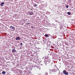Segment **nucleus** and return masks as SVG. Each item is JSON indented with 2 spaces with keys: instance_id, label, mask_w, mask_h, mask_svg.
<instances>
[{
  "instance_id": "11",
  "label": "nucleus",
  "mask_w": 75,
  "mask_h": 75,
  "mask_svg": "<svg viewBox=\"0 0 75 75\" xmlns=\"http://www.w3.org/2000/svg\"><path fill=\"white\" fill-rule=\"evenodd\" d=\"M67 14H68L69 15H70L71 14V12H68L67 13Z\"/></svg>"
},
{
  "instance_id": "14",
  "label": "nucleus",
  "mask_w": 75,
  "mask_h": 75,
  "mask_svg": "<svg viewBox=\"0 0 75 75\" xmlns=\"http://www.w3.org/2000/svg\"><path fill=\"white\" fill-rule=\"evenodd\" d=\"M69 7V6H68V5H67V6H66V8H68Z\"/></svg>"
},
{
  "instance_id": "13",
  "label": "nucleus",
  "mask_w": 75,
  "mask_h": 75,
  "mask_svg": "<svg viewBox=\"0 0 75 75\" xmlns=\"http://www.w3.org/2000/svg\"><path fill=\"white\" fill-rule=\"evenodd\" d=\"M72 69V68H71L70 69H69V71H71V69Z\"/></svg>"
},
{
  "instance_id": "6",
  "label": "nucleus",
  "mask_w": 75,
  "mask_h": 75,
  "mask_svg": "<svg viewBox=\"0 0 75 75\" xmlns=\"http://www.w3.org/2000/svg\"><path fill=\"white\" fill-rule=\"evenodd\" d=\"M3 4H4V2H2L0 6H3Z\"/></svg>"
},
{
  "instance_id": "9",
  "label": "nucleus",
  "mask_w": 75,
  "mask_h": 75,
  "mask_svg": "<svg viewBox=\"0 0 75 75\" xmlns=\"http://www.w3.org/2000/svg\"><path fill=\"white\" fill-rule=\"evenodd\" d=\"M47 61H47L48 62H49V63H50V60H49V59H48L47 60Z\"/></svg>"
},
{
  "instance_id": "12",
  "label": "nucleus",
  "mask_w": 75,
  "mask_h": 75,
  "mask_svg": "<svg viewBox=\"0 0 75 75\" xmlns=\"http://www.w3.org/2000/svg\"><path fill=\"white\" fill-rule=\"evenodd\" d=\"M45 75H48V73L46 72L45 73Z\"/></svg>"
},
{
  "instance_id": "15",
  "label": "nucleus",
  "mask_w": 75,
  "mask_h": 75,
  "mask_svg": "<svg viewBox=\"0 0 75 75\" xmlns=\"http://www.w3.org/2000/svg\"><path fill=\"white\" fill-rule=\"evenodd\" d=\"M45 37H48V35L45 34Z\"/></svg>"
},
{
  "instance_id": "1",
  "label": "nucleus",
  "mask_w": 75,
  "mask_h": 75,
  "mask_svg": "<svg viewBox=\"0 0 75 75\" xmlns=\"http://www.w3.org/2000/svg\"><path fill=\"white\" fill-rule=\"evenodd\" d=\"M63 74H64L65 75H68V73L67 71H66L65 70H64L63 71Z\"/></svg>"
},
{
  "instance_id": "17",
  "label": "nucleus",
  "mask_w": 75,
  "mask_h": 75,
  "mask_svg": "<svg viewBox=\"0 0 75 75\" xmlns=\"http://www.w3.org/2000/svg\"><path fill=\"white\" fill-rule=\"evenodd\" d=\"M12 29H14V30H15V28L14 27H12Z\"/></svg>"
},
{
  "instance_id": "10",
  "label": "nucleus",
  "mask_w": 75,
  "mask_h": 75,
  "mask_svg": "<svg viewBox=\"0 0 75 75\" xmlns=\"http://www.w3.org/2000/svg\"><path fill=\"white\" fill-rule=\"evenodd\" d=\"M34 7H37V4H35L34 5Z\"/></svg>"
},
{
  "instance_id": "7",
  "label": "nucleus",
  "mask_w": 75,
  "mask_h": 75,
  "mask_svg": "<svg viewBox=\"0 0 75 75\" xmlns=\"http://www.w3.org/2000/svg\"><path fill=\"white\" fill-rule=\"evenodd\" d=\"M45 58H46V59H48V58H49V57L48 56H45Z\"/></svg>"
},
{
  "instance_id": "4",
  "label": "nucleus",
  "mask_w": 75,
  "mask_h": 75,
  "mask_svg": "<svg viewBox=\"0 0 75 75\" xmlns=\"http://www.w3.org/2000/svg\"><path fill=\"white\" fill-rule=\"evenodd\" d=\"M16 40H20V37H17L16 38Z\"/></svg>"
},
{
  "instance_id": "23",
  "label": "nucleus",
  "mask_w": 75,
  "mask_h": 75,
  "mask_svg": "<svg viewBox=\"0 0 75 75\" xmlns=\"http://www.w3.org/2000/svg\"><path fill=\"white\" fill-rule=\"evenodd\" d=\"M14 30H13V31H14Z\"/></svg>"
},
{
  "instance_id": "20",
  "label": "nucleus",
  "mask_w": 75,
  "mask_h": 75,
  "mask_svg": "<svg viewBox=\"0 0 75 75\" xmlns=\"http://www.w3.org/2000/svg\"><path fill=\"white\" fill-rule=\"evenodd\" d=\"M28 24H27V25H28Z\"/></svg>"
},
{
  "instance_id": "3",
  "label": "nucleus",
  "mask_w": 75,
  "mask_h": 75,
  "mask_svg": "<svg viewBox=\"0 0 75 75\" xmlns=\"http://www.w3.org/2000/svg\"><path fill=\"white\" fill-rule=\"evenodd\" d=\"M47 61V60H45L44 61V62L45 64L46 65V64H48L49 63L47 61Z\"/></svg>"
},
{
  "instance_id": "21",
  "label": "nucleus",
  "mask_w": 75,
  "mask_h": 75,
  "mask_svg": "<svg viewBox=\"0 0 75 75\" xmlns=\"http://www.w3.org/2000/svg\"><path fill=\"white\" fill-rule=\"evenodd\" d=\"M30 23H28V24H30Z\"/></svg>"
},
{
  "instance_id": "5",
  "label": "nucleus",
  "mask_w": 75,
  "mask_h": 75,
  "mask_svg": "<svg viewBox=\"0 0 75 75\" xmlns=\"http://www.w3.org/2000/svg\"><path fill=\"white\" fill-rule=\"evenodd\" d=\"M12 52H16V50L14 49H12Z\"/></svg>"
},
{
  "instance_id": "16",
  "label": "nucleus",
  "mask_w": 75,
  "mask_h": 75,
  "mask_svg": "<svg viewBox=\"0 0 75 75\" xmlns=\"http://www.w3.org/2000/svg\"><path fill=\"white\" fill-rule=\"evenodd\" d=\"M13 27L12 26H10V28H13Z\"/></svg>"
},
{
  "instance_id": "2",
  "label": "nucleus",
  "mask_w": 75,
  "mask_h": 75,
  "mask_svg": "<svg viewBox=\"0 0 75 75\" xmlns=\"http://www.w3.org/2000/svg\"><path fill=\"white\" fill-rule=\"evenodd\" d=\"M28 13H29L28 15L30 16H32L33 14H34V13L32 12H28Z\"/></svg>"
},
{
  "instance_id": "22",
  "label": "nucleus",
  "mask_w": 75,
  "mask_h": 75,
  "mask_svg": "<svg viewBox=\"0 0 75 75\" xmlns=\"http://www.w3.org/2000/svg\"><path fill=\"white\" fill-rule=\"evenodd\" d=\"M8 69H9V68H8Z\"/></svg>"
},
{
  "instance_id": "18",
  "label": "nucleus",
  "mask_w": 75,
  "mask_h": 75,
  "mask_svg": "<svg viewBox=\"0 0 75 75\" xmlns=\"http://www.w3.org/2000/svg\"><path fill=\"white\" fill-rule=\"evenodd\" d=\"M20 45H22V43H20Z\"/></svg>"
},
{
  "instance_id": "8",
  "label": "nucleus",
  "mask_w": 75,
  "mask_h": 75,
  "mask_svg": "<svg viewBox=\"0 0 75 75\" xmlns=\"http://www.w3.org/2000/svg\"><path fill=\"white\" fill-rule=\"evenodd\" d=\"M6 74V72H5V71H3L2 72V74H3V75H4V74Z\"/></svg>"
},
{
  "instance_id": "19",
  "label": "nucleus",
  "mask_w": 75,
  "mask_h": 75,
  "mask_svg": "<svg viewBox=\"0 0 75 75\" xmlns=\"http://www.w3.org/2000/svg\"><path fill=\"white\" fill-rule=\"evenodd\" d=\"M30 10H31V11H32V9H30Z\"/></svg>"
}]
</instances>
